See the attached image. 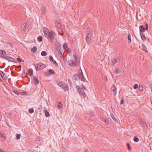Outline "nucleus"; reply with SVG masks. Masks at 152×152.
Listing matches in <instances>:
<instances>
[{
	"label": "nucleus",
	"instance_id": "obj_4",
	"mask_svg": "<svg viewBox=\"0 0 152 152\" xmlns=\"http://www.w3.org/2000/svg\"><path fill=\"white\" fill-rule=\"evenodd\" d=\"M117 91V88L115 84H113L112 86L111 87L110 93L111 95L115 96L116 95Z\"/></svg>",
	"mask_w": 152,
	"mask_h": 152
},
{
	"label": "nucleus",
	"instance_id": "obj_3",
	"mask_svg": "<svg viewBox=\"0 0 152 152\" xmlns=\"http://www.w3.org/2000/svg\"><path fill=\"white\" fill-rule=\"evenodd\" d=\"M56 34L53 31H51L46 37L48 38H50V40H53L54 39Z\"/></svg>",
	"mask_w": 152,
	"mask_h": 152
},
{
	"label": "nucleus",
	"instance_id": "obj_13",
	"mask_svg": "<svg viewBox=\"0 0 152 152\" xmlns=\"http://www.w3.org/2000/svg\"><path fill=\"white\" fill-rule=\"evenodd\" d=\"M4 58L10 61L16 63V62L15 61V60L11 57H8L7 56H5Z\"/></svg>",
	"mask_w": 152,
	"mask_h": 152
},
{
	"label": "nucleus",
	"instance_id": "obj_6",
	"mask_svg": "<svg viewBox=\"0 0 152 152\" xmlns=\"http://www.w3.org/2000/svg\"><path fill=\"white\" fill-rule=\"evenodd\" d=\"M78 76L80 80L83 81H84L85 79L83 77V73L81 69L78 71Z\"/></svg>",
	"mask_w": 152,
	"mask_h": 152
},
{
	"label": "nucleus",
	"instance_id": "obj_11",
	"mask_svg": "<svg viewBox=\"0 0 152 152\" xmlns=\"http://www.w3.org/2000/svg\"><path fill=\"white\" fill-rule=\"evenodd\" d=\"M112 61V65L114 64H119L120 62V59L119 58H117L115 59H113Z\"/></svg>",
	"mask_w": 152,
	"mask_h": 152
},
{
	"label": "nucleus",
	"instance_id": "obj_24",
	"mask_svg": "<svg viewBox=\"0 0 152 152\" xmlns=\"http://www.w3.org/2000/svg\"><path fill=\"white\" fill-rule=\"evenodd\" d=\"M45 116L48 117L50 116V114L48 111L46 109L45 110Z\"/></svg>",
	"mask_w": 152,
	"mask_h": 152
},
{
	"label": "nucleus",
	"instance_id": "obj_23",
	"mask_svg": "<svg viewBox=\"0 0 152 152\" xmlns=\"http://www.w3.org/2000/svg\"><path fill=\"white\" fill-rule=\"evenodd\" d=\"M110 116L111 118L115 122L118 121L117 119H116L114 115L113 114H110Z\"/></svg>",
	"mask_w": 152,
	"mask_h": 152
},
{
	"label": "nucleus",
	"instance_id": "obj_21",
	"mask_svg": "<svg viewBox=\"0 0 152 152\" xmlns=\"http://www.w3.org/2000/svg\"><path fill=\"white\" fill-rule=\"evenodd\" d=\"M63 48L65 50H69V48L68 47V44L67 43H65L63 45Z\"/></svg>",
	"mask_w": 152,
	"mask_h": 152
},
{
	"label": "nucleus",
	"instance_id": "obj_27",
	"mask_svg": "<svg viewBox=\"0 0 152 152\" xmlns=\"http://www.w3.org/2000/svg\"><path fill=\"white\" fill-rule=\"evenodd\" d=\"M4 133H2L0 132V137H3L4 139V140H5L6 139V136L5 135H4Z\"/></svg>",
	"mask_w": 152,
	"mask_h": 152
},
{
	"label": "nucleus",
	"instance_id": "obj_38",
	"mask_svg": "<svg viewBox=\"0 0 152 152\" xmlns=\"http://www.w3.org/2000/svg\"><path fill=\"white\" fill-rule=\"evenodd\" d=\"M37 50V47L36 46L34 47L31 49V51L33 52H35Z\"/></svg>",
	"mask_w": 152,
	"mask_h": 152
},
{
	"label": "nucleus",
	"instance_id": "obj_8",
	"mask_svg": "<svg viewBox=\"0 0 152 152\" xmlns=\"http://www.w3.org/2000/svg\"><path fill=\"white\" fill-rule=\"evenodd\" d=\"M68 64L70 66H76L77 65V62L72 60H69L67 61Z\"/></svg>",
	"mask_w": 152,
	"mask_h": 152
},
{
	"label": "nucleus",
	"instance_id": "obj_51",
	"mask_svg": "<svg viewBox=\"0 0 152 152\" xmlns=\"http://www.w3.org/2000/svg\"><path fill=\"white\" fill-rule=\"evenodd\" d=\"M23 93L24 94H26V93L25 92H23Z\"/></svg>",
	"mask_w": 152,
	"mask_h": 152
},
{
	"label": "nucleus",
	"instance_id": "obj_48",
	"mask_svg": "<svg viewBox=\"0 0 152 152\" xmlns=\"http://www.w3.org/2000/svg\"><path fill=\"white\" fill-rule=\"evenodd\" d=\"M48 72H45V75L47 76H49V75H48Z\"/></svg>",
	"mask_w": 152,
	"mask_h": 152
},
{
	"label": "nucleus",
	"instance_id": "obj_42",
	"mask_svg": "<svg viewBox=\"0 0 152 152\" xmlns=\"http://www.w3.org/2000/svg\"><path fill=\"white\" fill-rule=\"evenodd\" d=\"M138 87V85L137 84H135L134 86V89H137Z\"/></svg>",
	"mask_w": 152,
	"mask_h": 152
},
{
	"label": "nucleus",
	"instance_id": "obj_36",
	"mask_svg": "<svg viewBox=\"0 0 152 152\" xmlns=\"http://www.w3.org/2000/svg\"><path fill=\"white\" fill-rule=\"evenodd\" d=\"M133 140L134 142H138L139 140L138 138L137 137H134L133 139Z\"/></svg>",
	"mask_w": 152,
	"mask_h": 152
},
{
	"label": "nucleus",
	"instance_id": "obj_46",
	"mask_svg": "<svg viewBox=\"0 0 152 152\" xmlns=\"http://www.w3.org/2000/svg\"><path fill=\"white\" fill-rule=\"evenodd\" d=\"M127 145L128 147V149L129 150H130V148L129 147V144L128 143L127 144Z\"/></svg>",
	"mask_w": 152,
	"mask_h": 152
},
{
	"label": "nucleus",
	"instance_id": "obj_50",
	"mask_svg": "<svg viewBox=\"0 0 152 152\" xmlns=\"http://www.w3.org/2000/svg\"><path fill=\"white\" fill-rule=\"evenodd\" d=\"M91 116L92 117H94L95 116V114L94 113H91Z\"/></svg>",
	"mask_w": 152,
	"mask_h": 152
},
{
	"label": "nucleus",
	"instance_id": "obj_14",
	"mask_svg": "<svg viewBox=\"0 0 152 152\" xmlns=\"http://www.w3.org/2000/svg\"><path fill=\"white\" fill-rule=\"evenodd\" d=\"M55 26L57 29H59L61 28V23L58 21H56L55 22Z\"/></svg>",
	"mask_w": 152,
	"mask_h": 152
},
{
	"label": "nucleus",
	"instance_id": "obj_43",
	"mask_svg": "<svg viewBox=\"0 0 152 152\" xmlns=\"http://www.w3.org/2000/svg\"><path fill=\"white\" fill-rule=\"evenodd\" d=\"M17 60H18V61L19 63H20V62H21V59L20 58H17Z\"/></svg>",
	"mask_w": 152,
	"mask_h": 152
},
{
	"label": "nucleus",
	"instance_id": "obj_5",
	"mask_svg": "<svg viewBox=\"0 0 152 152\" xmlns=\"http://www.w3.org/2000/svg\"><path fill=\"white\" fill-rule=\"evenodd\" d=\"M37 66H35V68L37 71L42 70L45 68L46 66L42 63H39L37 64Z\"/></svg>",
	"mask_w": 152,
	"mask_h": 152
},
{
	"label": "nucleus",
	"instance_id": "obj_30",
	"mask_svg": "<svg viewBox=\"0 0 152 152\" xmlns=\"http://www.w3.org/2000/svg\"><path fill=\"white\" fill-rule=\"evenodd\" d=\"M38 41L39 42H41L42 41V36H40L37 38Z\"/></svg>",
	"mask_w": 152,
	"mask_h": 152
},
{
	"label": "nucleus",
	"instance_id": "obj_1",
	"mask_svg": "<svg viewBox=\"0 0 152 152\" xmlns=\"http://www.w3.org/2000/svg\"><path fill=\"white\" fill-rule=\"evenodd\" d=\"M77 88L81 97L83 98H85L86 97V95L85 93L84 90V88L85 89V88L84 87H83V88H80L79 86H77Z\"/></svg>",
	"mask_w": 152,
	"mask_h": 152
},
{
	"label": "nucleus",
	"instance_id": "obj_39",
	"mask_svg": "<svg viewBox=\"0 0 152 152\" xmlns=\"http://www.w3.org/2000/svg\"><path fill=\"white\" fill-rule=\"evenodd\" d=\"M128 39L130 41V42H129V43H130L131 42V35L130 34H129L128 37Z\"/></svg>",
	"mask_w": 152,
	"mask_h": 152
},
{
	"label": "nucleus",
	"instance_id": "obj_34",
	"mask_svg": "<svg viewBox=\"0 0 152 152\" xmlns=\"http://www.w3.org/2000/svg\"><path fill=\"white\" fill-rule=\"evenodd\" d=\"M28 112L30 113L31 114L34 113V110L33 108H30L29 109Z\"/></svg>",
	"mask_w": 152,
	"mask_h": 152
},
{
	"label": "nucleus",
	"instance_id": "obj_45",
	"mask_svg": "<svg viewBox=\"0 0 152 152\" xmlns=\"http://www.w3.org/2000/svg\"><path fill=\"white\" fill-rule=\"evenodd\" d=\"M73 57H74V59L75 60H77V56L76 55H73Z\"/></svg>",
	"mask_w": 152,
	"mask_h": 152
},
{
	"label": "nucleus",
	"instance_id": "obj_16",
	"mask_svg": "<svg viewBox=\"0 0 152 152\" xmlns=\"http://www.w3.org/2000/svg\"><path fill=\"white\" fill-rule=\"evenodd\" d=\"M62 86L61 87L65 91H68V87L65 84H64L63 85H61Z\"/></svg>",
	"mask_w": 152,
	"mask_h": 152
},
{
	"label": "nucleus",
	"instance_id": "obj_18",
	"mask_svg": "<svg viewBox=\"0 0 152 152\" xmlns=\"http://www.w3.org/2000/svg\"><path fill=\"white\" fill-rule=\"evenodd\" d=\"M50 60L51 61H52L54 64H55L56 66H58V64L56 62V61L54 60L52 56H50V58H49Z\"/></svg>",
	"mask_w": 152,
	"mask_h": 152
},
{
	"label": "nucleus",
	"instance_id": "obj_7",
	"mask_svg": "<svg viewBox=\"0 0 152 152\" xmlns=\"http://www.w3.org/2000/svg\"><path fill=\"white\" fill-rule=\"evenodd\" d=\"M145 28L143 26H141L140 27V32L142 33L145 31V30H147L148 28V26L147 23L145 25Z\"/></svg>",
	"mask_w": 152,
	"mask_h": 152
},
{
	"label": "nucleus",
	"instance_id": "obj_52",
	"mask_svg": "<svg viewBox=\"0 0 152 152\" xmlns=\"http://www.w3.org/2000/svg\"><path fill=\"white\" fill-rule=\"evenodd\" d=\"M61 35H62L63 34H61Z\"/></svg>",
	"mask_w": 152,
	"mask_h": 152
},
{
	"label": "nucleus",
	"instance_id": "obj_12",
	"mask_svg": "<svg viewBox=\"0 0 152 152\" xmlns=\"http://www.w3.org/2000/svg\"><path fill=\"white\" fill-rule=\"evenodd\" d=\"M123 71V70L121 68H118L116 69L114 72L117 74H121L122 73Z\"/></svg>",
	"mask_w": 152,
	"mask_h": 152
},
{
	"label": "nucleus",
	"instance_id": "obj_47",
	"mask_svg": "<svg viewBox=\"0 0 152 152\" xmlns=\"http://www.w3.org/2000/svg\"><path fill=\"white\" fill-rule=\"evenodd\" d=\"M0 152H5V151L3 150L2 149L0 148Z\"/></svg>",
	"mask_w": 152,
	"mask_h": 152
},
{
	"label": "nucleus",
	"instance_id": "obj_29",
	"mask_svg": "<svg viewBox=\"0 0 152 152\" xmlns=\"http://www.w3.org/2000/svg\"><path fill=\"white\" fill-rule=\"evenodd\" d=\"M48 72L51 73V74H55V72L52 69H50L48 70Z\"/></svg>",
	"mask_w": 152,
	"mask_h": 152
},
{
	"label": "nucleus",
	"instance_id": "obj_20",
	"mask_svg": "<svg viewBox=\"0 0 152 152\" xmlns=\"http://www.w3.org/2000/svg\"><path fill=\"white\" fill-rule=\"evenodd\" d=\"M100 119L101 121L104 122L107 124H108L109 123V121L107 119H105L104 118H100Z\"/></svg>",
	"mask_w": 152,
	"mask_h": 152
},
{
	"label": "nucleus",
	"instance_id": "obj_9",
	"mask_svg": "<svg viewBox=\"0 0 152 152\" xmlns=\"http://www.w3.org/2000/svg\"><path fill=\"white\" fill-rule=\"evenodd\" d=\"M55 47L58 51L61 50V48L60 43L57 41L55 42Z\"/></svg>",
	"mask_w": 152,
	"mask_h": 152
},
{
	"label": "nucleus",
	"instance_id": "obj_35",
	"mask_svg": "<svg viewBox=\"0 0 152 152\" xmlns=\"http://www.w3.org/2000/svg\"><path fill=\"white\" fill-rule=\"evenodd\" d=\"M139 90L140 91H142L143 90V87L142 85H139V88H138Z\"/></svg>",
	"mask_w": 152,
	"mask_h": 152
},
{
	"label": "nucleus",
	"instance_id": "obj_19",
	"mask_svg": "<svg viewBox=\"0 0 152 152\" xmlns=\"http://www.w3.org/2000/svg\"><path fill=\"white\" fill-rule=\"evenodd\" d=\"M140 34L142 39L143 41H145L146 40V37L144 34L143 33L140 32Z\"/></svg>",
	"mask_w": 152,
	"mask_h": 152
},
{
	"label": "nucleus",
	"instance_id": "obj_22",
	"mask_svg": "<svg viewBox=\"0 0 152 152\" xmlns=\"http://www.w3.org/2000/svg\"><path fill=\"white\" fill-rule=\"evenodd\" d=\"M28 73H29V75L31 76H32L33 73V71L32 69H30L28 70Z\"/></svg>",
	"mask_w": 152,
	"mask_h": 152
},
{
	"label": "nucleus",
	"instance_id": "obj_32",
	"mask_svg": "<svg viewBox=\"0 0 152 152\" xmlns=\"http://www.w3.org/2000/svg\"><path fill=\"white\" fill-rule=\"evenodd\" d=\"M21 135L20 134H16V138L17 139H19L20 138Z\"/></svg>",
	"mask_w": 152,
	"mask_h": 152
},
{
	"label": "nucleus",
	"instance_id": "obj_44",
	"mask_svg": "<svg viewBox=\"0 0 152 152\" xmlns=\"http://www.w3.org/2000/svg\"><path fill=\"white\" fill-rule=\"evenodd\" d=\"M124 102V99H122L121 100V104H123V103Z\"/></svg>",
	"mask_w": 152,
	"mask_h": 152
},
{
	"label": "nucleus",
	"instance_id": "obj_2",
	"mask_svg": "<svg viewBox=\"0 0 152 152\" xmlns=\"http://www.w3.org/2000/svg\"><path fill=\"white\" fill-rule=\"evenodd\" d=\"M87 35L86 36V39L87 42L88 44L89 45L90 44L91 42V38L92 37V35L91 33L90 30L87 31Z\"/></svg>",
	"mask_w": 152,
	"mask_h": 152
},
{
	"label": "nucleus",
	"instance_id": "obj_17",
	"mask_svg": "<svg viewBox=\"0 0 152 152\" xmlns=\"http://www.w3.org/2000/svg\"><path fill=\"white\" fill-rule=\"evenodd\" d=\"M140 47H141L142 49H143L144 50V51L146 53H148V51L147 50V48L146 47H145V46L143 44H142L140 46Z\"/></svg>",
	"mask_w": 152,
	"mask_h": 152
},
{
	"label": "nucleus",
	"instance_id": "obj_15",
	"mask_svg": "<svg viewBox=\"0 0 152 152\" xmlns=\"http://www.w3.org/2000/svg\"><path fill=\"white\" fill-rule=\"evenodd\" d=\"M33 82L35 85H37L39 83V81L36 76H33Z\"/></svg>",
	"mask_w": 152,
	"mask_h": 152
},
{
	"label": "nucleus",
	"instance_id": "obj_25",
	"mask_svg": "<svg viewBox=\"0 0 152 152\" xmlns=\"http://www.w3.org/2000/svg\"><path fill=\"white\" fill-rule=\"evenodd\" d=\"M58 53L60 55V57L62 58H64V57L63 56V54H62V53L61 51V50L58 51Z\"/></svg>",
	"mask_w": 152,
	"mask_h": 152
},
{
	"label": "nucleus",
	"instance_id": "obj_40",
	"mask_svg": "<svg viewBox=\"0 0 152 152\" xmlns=\"http://www.w3.org/2000/svg\"><path fill=\"white\" fill-rule=\"evenodd\" d=\"M58 106L59 107L60 109H61V108L62 107V104L60 102L58 103Z\"/></svg>",
	"mask_w": 152,
	"mask_h": 152
},
{
	"label": "nucleus",
	"instance_id": "obj_41",
	"mask_svg": "<svg viewBox=\"0 0 152 152\" xmlns=\"http://www.w3.org/2000/svg\"><path fill=\"white\" fill-rule=\"evenodd\" d=\"M4 53H5V51L3 50H0V54H3Z\"/></svg>",
	"mask_w": 152,
	"mask_h": 152
},
{
	"label": "nucleus",
	"instance_id": "obj_10",
	"mask_svg": "<svg viewBox=\"0 0 152 152\" xmlns=\"http://www.w3.org/2000/svg\"><path fill=\"white\" fill-rule=\"evenodd\" d=\"M43 30L45 35L46 37L47 36H48V35L50 32V31L48 28L45 27L43 28Z\"/></svg>",
	"mask_w": 152,
	"mask_h": 152
},
{
	"label": "nucleus",
	"instance_id": "obj_26",
	"mask_svg": "<svg viewBox=\"0 0 152 152\" xmlns=\"http://www.w3.org/2000/svg\"><path fill=\"white\" fill-rule=\"evenodd\" d=\"M28 23H26L25 25L24 26L23 31H26L27 30L28 27Z\"/></svg>",
	"mask_w": 152,
	"mask_h": 152
},
{
	"label": "nucleus",
	"instance_id": "obj_37",
	"mask_svg": "<svg viewBox=\"0 0 152 152\" xmlns=\"http://www.w3.org/2000/svg\"><path fill=\"white\" fill-rule=\"evenodd\" d=\"M12 91L14 93H15V94H17V95H18V94H20V92L15 90H12Z\"/></svg>",
	"mask_w": 152,
	"mask_h": 152
},
{
	"label": "nucleus",
	"instance_id": "obj_28",
	"mask_svg": "<svg viewBox=\"0 0 152 152\" xmlns=\"http://www.w3.org/2000/svg\"><path fill=\"white\" fill-rule=\"evenodd\" d=\"M1 76L3 79L6 80L7 78V77L5 73L3 74L2 75H1Z\"/></svg>",
	"mask_w": 152,
	"mask_h": 152
},
{
	"label": "nucleus",
	"instance_id": "obj_49",
	"mask_svg": "<svg viewBox=\"0 0 152 152\" xmlns=\"http://www.w3.org/2000/svg\"><path fill=\"white\" fill-rule=\"evenodd\" d=\"M0 74H1V75H2L3 74H4V73L3 72L0 71Z\"/></svg>",
	"mask_w": 152,
	"mask_h": 152
},
{
	"label": "nucleus",
	"instance_id": "obj_33",
	"mask_svg": "<svg viewBox=\"0 0 152 152\" xmlns=\"http://www.w3.org/2000/svg\"><path fill=\"white\" fill-rule=\"evenodd\" d=\"M142 127H147V124H146V123H145L144 122H142Z\"/></svg>",
	"mask_w": 152,
	"mask_h": 152
},
{
	"label": "nucleus",
	"instance_id": "obj_31",
	"mask_svg": "<svg viewBox=\"0 0 152 152\" xmlns=\"http://www.w3.org/2000/svg\"><path fill=\"white\" fill-rule=\"evenodd\" d=\"M41 55L42 56H45L47 55V53L45 51H42L41 52Z\"/></svg>",
	"mask_w": 152,
	"mask_h": 152
}]
</instances>
